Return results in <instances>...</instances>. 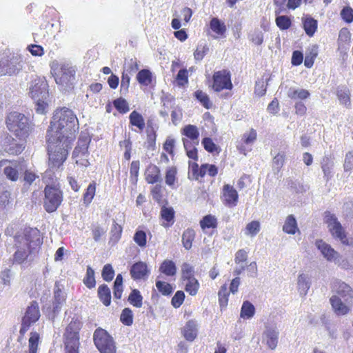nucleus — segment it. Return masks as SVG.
Returning a JSON list of instances; mask_svg holds the SVG:
<instances>
[{
  "label": "nucleus",
  "instance_id": "nucleus-45",
  "mask_svg": "<svg viewBox=\"0 0 353 353\" xmlns=\"http://www.w3.org/2000/svg\"><path fill=\"white\" fill-rule=\"evenodd\" d=\"M275 21L276 26L281 30H288L292 25L291 19L286 15L277 16Z\"/></svg>",
  "mask_w": 353,
  "mask_h": 353
},
{
  "label": "nucleus",
  "instance_id": "nucleus-14",
  "mask_svg": "<svg viewBox=\"0 0 353 353\" xmlns=\"http://www.w3.org/2000/svg\"><path fill=\"white\" fill-rule=\"evenodd\" d=\"M53 291V309L61 308L64 305L67 296L64 291V285L61 281H56Z\"/></svg>",
  "mask_w": 353,
  "mask_h": 353
},
{
  "label": "nucleus",
  "instance_id": "nucleus-19",
  "mask_svg": "<svg viewBox=\"0 0 353 353\" xmlns=\"http://www.w3.org/2000/svg\"><path fill=\"white\" fill-rule=\"evenodd\" d=\"M90 142V138L88 136H81L77 145L74 150L72 157H78L79 155L89 156L88 145Z\"/></svg>",
  "mask_w": 353,
  "mask_h": 353
},
{
  "label": "nucleus",
  "instance_id": "nucleus-38",
  "mask_svg": "<svg viewBox=\"0 0 353 353\" xmlns=\"http://www.w3.org/2000/svg\"><path fill=\"white\" fill-rule=\"evenodd\" d=\"M143 297L140 292L134 289L130 292L128 296V301L130 303L135 307H141L142 306Z\"/></svg>",
  "mask_w": 353,
  "mask_h": 353
},
{
  "label": "nucleus",
  "instance_id": "nucleus-13",
  "mask_svg": "<svg viewBox=\"0 0 353 353\" xmlns=\"http://www.w3.org/2000/svg\"><path fill=\"white\" fill-rule=\"evenodd\" d=\"M315 245L323 257L330 262H334L339 257V252L323 240H317Z\"/></svg>",
  "mask_w": 353,
  "mask_h": 353
},
{
  "label": "nucleus",
  "instance_id": "nucleus-5",
  "mask_svg": "<svg viewBox=\"0 0 353 353\" xmlns=\"http://www.w3.org/2000/svg\"><path fill=\"white\" fill-rule=\"evenodd\" d=\"M332 288L337 294L330 299L332 309H350L353 306V290L349 285L335 280Z\"/></svg>",
  "mask_w": 353,
  "mask_h": 353
},
{
  "label": "nucleus",
  "instance_id": "nucleus-53",
  "mask_svg": "<svg viewBox=\"0 0 353 353\" xmlns=\"http://www.w3.org/2000/svg\"><path fill=\"white\" fill-rule=\"evenodd\" d=\"M182 278L183 281L187 279H193L194 276V268L188 263H183L181 265Z\"/></svg>",
  "mask_w": 353,
  "mask_h": 353
},
{
  "label": "nucleus",
  "instance_id": "nucleus-32",
  "mask_svg": "<svg viewBox=\"0 0 353 353\" xmlns=\"http://www.w3.org/2000/svg\"><path fill=\"white\" fill-rule=\"evenodd\" d=\"M267 338V344L272 350L276 348L278 343L279 332L274 328H268L265 332Z\"/></svg>",
  "mask_w": 353,
  "mask_h": 353
},
{
  "label": "nucleus",
  "instance_id": "nucleus-48",
  "mask_svg": "<svg viewBox=\"0 0 353 353\" xmlns=\"http://www.w3.org/2000/svg\"><path fill=\"white\" fill-rule=\"evenodd\" d=\"M194 96L196 99L207 109L212 107V103L208 94L201 90H196L194 92Z\"/></svg>",
  "mask_w": 353,
  "mask_h": 353
},
{
  "label": "nucleus",
  "instance_id": "nucleus-30",
  "mask_svg": "<svg viewBox=\"0 0 353 353\" xmlns=\"http://www.w3.org/2000/svg\"><path fill=\"white\" fill-rule=\"evenodd\" d=\"M195 232L192 228H188L183 231L182 234V243L184 248L187 250L191 249L192 242L195 239Z\"/></svg>",
  "mask_w": 353,
  "mask_h": 353
},
{
  "label": "nucleus",
  "instance_id": "nucleus-43",
  "mask_svg": "<svg viewBox=\"0 0 353 353\" xmlns=\"http://www.w3.org/2000/svg\"><path fill=\"white\" fill-rule=\"evenodd\" d=\"M95 192H96V183H95V182L92 181V183H90L89 184V185L88 186V188L86 189L85 192L83 194L84 204L88 205L92 202V201L95 195Z\"/></svg>",
  "mask_w": 353,
  "mask_h": 353
},
{
  "label": "nucleus",
  "instance_id": "nucleus-18",
  "mask_svg": "<svg viewBox=\"0 0 353 353\" xmlns=\"http://www.w3.org/2000/svg\"><path fill=\"white\" fill-rule=\"evenodd\" d=\"M163 106L166 107L167 109H172L171 117L172 122L174 125H177L182 119V110L179 107L174 106L172 99L165 98L163 99Z\"/></svg>",
  "mask_w": 353,
  "mask_h": 353
},
{
  "label": "nucleus",
  "instance_id": "nucleus-9",
  "mask_svg": "<svg viewBox=\"0 0 353 353\" xmlns=\"http://www.w3.org/2000/svg\"><path fill=\"white\" fill-rule=\"evenodd\" d=\"M94 345L101 353H116L113 339L106 330L97 328L93 334Z\"/></svg>",
  "mask_w": 353,
  "mask_h": 353
},
{
  "label": "nucleus",
  "instance_id": "nucleus-40",
  "mask_svg": "<svg viewBox=\"0 0 353 353\" xmlns=\"http://www.w3.org/2000/svg\"><path fill=\"white\" fill-rule=\"evenodd\" d=\"M177 170L174 167L168 168L165 172V183L170 188H174L176 181Z\"/></svg>",
  "mask_w": 353,
  "mask_h": 353
},
{
  "label": "nucleus",
  "instance_id": "nucleus-51",
  "mask_svg": "<svg viewBox=\"0 0 353 353\" xmlns=\"http://www.w3.org/2000/svg\"><path fill=\"white\" fill-rule=\"evenodd\" d=\"M202 144L206 151L210 153H219L220 148L213 142L212 139L205 137L202 140Z\"/></svg>",
  "mask_w": 353,
  "mask_h": 353
},
{
  "label": "nucleus",
  "instance_id": "nucleus-59",
  "mask_svg": "<svg viewBox=\"0 0 353 353\" xmlns=\"http://www.w3.org/2000/svg\"><path fill=\"white\" fill-rule=\"evenodd\" d=\"M342 19L347 23L353 21V9L349 6L344 7L341 11Z\"/></svg>",
  "mask_w": 353,
  "mask_h": 353
},
{
  "label": "nucleus",
  "instance_id": "nucleus-62",
  "mask_svg": "<svg viewBox=\"0 0 353 353\" xmlns=\"http://www.w3.org/2000/svg\"><path fill=\"white\" fill-rule=\"evenodd\" d=\"M192 172L196 175V178L198 176L203 177L208 174L207 163L202 164L199 168L198 164L194 163L192 165Z\"/></svg>",
  "mask_w": 353,
  "mask_h": 353
},
{
  "label": "nucleus",
  "instance_id": "nucleus-41",
  "mask_svg": "<svg viewBox=\"0 0 353 353\" xmlns=\"http://www.w3.org/2000/svg\"><path fill=\"white\" fill-rule=\"evenodd\" d=\"M65 345H74V347L79 346V332L65 330Z\"/></svg>",
  "mask_w": 353,
  "mask_h": 353
},
{
  "label": "nucleus",
  "instance_id": "nucleus-6",
  "mask_svg": "<svg viewBox=\"0 0 353 353\" xmlns=\"http://www.w3.org/2000/svg\"><path fill=\"white\" fill-rule=\"evenodd\" d=\"M50 66L56 83L64 90L70 88L74 80V68L70 63L57 60L52 61Z\"/></svg>",
  "mask_w": 353,
  "mask_h": 353
},
{
  "label": "nucleus",
  "instance_id": "nucleus-27",
  "mask_svg": "<svg viewBox=\"0 0 353 353\" xmlns=\"http://www.w3.org/2000/svg\"><path fill=\"white\" fill-rule=\"evenodd\" d=\"M181 133L193 142L196 141V144H199V132L196 125L191 124L185 125L182 129Z\"/></svg>",
  "mask_w": 353,
  "mask_h": 353
},
{
  "label": "nucleus",
  "instance_id": "nucleus-60",
  "mask_svg": "<svg viewBox=\"0 0 353 353\" xmlns=\"http://www.w3.org/2000/svg\"><path fill=\"white\" fill-rule=\"evenodd\" d=\"M120 320L123 324L130 326L133 323V314L132 310H123Z\"/></svg>",
  "mask_w": 353,
  "mask_h": 353
},
{
  "label": "nucleus",
  "instance_id": "nucleus-47",
  "mask_svg": "<svg viewBox=\"0 0 353 353\" xmlns=\"http://www.w3.org/2000/svg\"><path fill=\"white\" fill-rule=\"evenodd\" d=\"M83 283L88 288H92L95 287L96 281L94 278V271L90 266H88L87 268L86 274L83 279Z\"/></svg>",
  "mask_w": 353,
  "mask_h": 353
},
{
  "label": "nucleus",
  "instance_id": "nucleus-61",
  "mask_svg": "<svg viewBox=\"0 0 353 353\" xmlns=\"http://www.w3.org/2000/svg\"><path fill=\"white\" fill-rule=\"evenodd\" d=\"M185 299V294L183 291H177L172 299V305L175 307H179Z\"/></svg>",
  "mask_w": 353,
  "mask_h": 353
},
{
  "label": "nucleus",
  "instance_id": "nucleus-23",
  "mask_svg": "<svg viewBox=\"0 0 353 353\" xmlns=\"http://www.w3.org/2000/svg\"><path fill=\"white\" fill-rule=\"evenodd\" d=\"M161 216L163 221H166V223H162L165 228H168L174 223V210L172 207H162Z\"/></svg>",
  "mask_w": 353,
  "mask_h": 353
},
{
  "label": "nucleus",
  "instance_id": "nucleus-8",
  "mask_svg": "<svg viewBox=\"0 0 353 353\" xmlns=\"http://www.w3.org/2000/svg\"><path fill=\"white\" fill-rule=\"evenodd\" d=\"M44 193L43 207L45 210L49 213L56 211L63 201L61 190L56 185H46Z\"/></svg>",
  "mask_w": 353,
  "mask_h": 353
},
{
  "label": "nucleus",
  "instance_id": "nucleus-39",
  "mask_svg": "<svg viewBox=\"0 0 353 353\" xmlns=\"http://www.w3.org/2000/svg\"><path fill=\"white\" fill-rule=\"evenodd\" d=\"M261 225L258 221H252L246 225L244 233L246 236H255L260 231Z\"/></svg>",
  "mask_w": 353,
  "mask_h": 353
},
{
  "label": "nucleus",
  "instance_id": "nucleus-64",
  "mask_svg": "<svg viewBox=\"0 0 353 353\" xmlns=\"http://www.w3.org/2000/svg\"><path fill=\"white\" fill-rule=\"evenodd\" d=\"M343 168L345 172L350 171L353 169V150L346 154Z\"/></svg>",
  "mask_w": 353,
  "mask_h": 353
},
{
  "label": "nucleus",
  "instance_id": "nucleus-49",
  "mask_svg": "<svg viewBox=\"0 0 353 353\" xmlns=\"http://www.w3.org/2000/svg\"><path fill=\"white\" fill-rule=\"evenodd\" d=\"M219 301L221 307H225L228 305L229 292L227 285L225 284L221 287L218 293Z\"/></svg>",
  "mask_w": 353,
  "mask_h": 353
},
{
  "label": "nucleus",
  "instance_id": "nucleus-1",
  "mask_svg": "<svg viewBox=\"0 0 353 353\" xmlns=\"http://www.w3.org/2000/svg\"><path fill=\"white\" fill-rule=\"evenodd\" d=\"M14 242L17 251L14 254V262L21 264L33 261L43 243V239L38 229L30 228L17 234Z\"/></svg>",
  "mask_w": 353,
  "mask_h": 353
},
{
  "label": "nucleus",
  "instance_id": "nucleus-36",
  "mask_svg": "<svg viewBox=\"0 0 353 353\" xmlns=\"http://www.w3.org/2000/svg\"><path fill=\"white\" fill-rule=\"evenodd\" d=\"M350 90L346 86H339L337 88V97L342 104L348 107L350 105Z\"/></svg>",
  "mask_w": 353,
  "mask_h": 353
},
{
  "label": "nucleus",
  "instance_id": "nucleus-34",
  "mask_svg": "<svg viewBox=\"0 0 353 353\" xmlns=\"http://www.w3.org/2000/svg\"><path fill=\"white\" fill-rule=\"evenodd\" d=\"M310 94L308 90L305 89H295L291 88L288 91V97L291 99L303 100L310 97Z\"/></svg>",
  "mask_w": 353,
  "mask_h": 353
},
{
  "label": "nucleus",
  "instance_id": "nucleus-50",
  "mask_svg": "<svg viewBox=\"0 0 353 353\" xmlns=\"http://www.w3.org/2000/svg\"><path fill=\"white\" fill-rule=\"evenodd\" d=\"M122 233V228L118 223H114L110 231V242L113 244L117 243L121 239Z\"/></svg>",
  "mask_w": 353,
  "mask_h": 353
},
{
  "label": "nucleus",
  "instance_id": "nucleus-28",
  "mask_svg": "<svg viewBox=\"0 0 353 353\" xmlns=\"http://www.w3.org/2000/svg\"><path fill=\"white\" fill-rule=\"evenodd\" d=\"M318 55V46L316 45H312L309 47L304 60V65L306 68H310L313 66L314 59Z\"/></svg>",
  "mask_w": 353,
  "mask_h": 353
},
{
  "label": "nucleus",
  "instance_id": "nucleus-57",
  "mask_svg": "<svg viewBox=\"0 0 353 353\" xmlns=\"http://www.w3.org/2000/svg\"><path fill=\"white\" fill-rule=\"evenodd\" d=\"M209 50V48L206 44H199L194 52V59L196 61H201Z\"/></svg>",
  "mask_w": 353,
  "mask_h": 353
},
{
  "label": "nucleus",
  "instance_id": "nucleus-17",
  "mask_svg": "<svg viewBox=\"0 0 353 353\" xmlns=\"http://www.w3.org/2000/svg\"><path fill=\"white\" fill-rule=\"evenodd\" d=\"M256 132L254 129H251L248 132L243 134L241 143H239L237 145V148L241 153L246 154L247 152L251 150V148H246L245 145H252L256 139Z\"/></svg>",
  "mask_w": 353,
  "mask_h": 353
},
{
  "label": "nucleus",
  "instance_id": "nucleus-15",
  "mask_svg": "<svg viewBox=\"0 0 353 353\" xmlns=\"http://www.w3.org/2000/svg\"><path fill=\"white\" fill-rule=\"evenodd\" d=\"M130 272L134 280L146 279L150 274V270L145 263L139 261L132 265Z\"/></svg>",
  "mask_w": 353,
  "mask_h": 353
},
{
  "label": "nucleus",
  "instance_id": "nucleus-42",
  "mask_svg": "<svg viewBox=\"0 0 353 353\" xmlns=\"http://www.w3.org/2000/svg\"><path fill=\"white\" fill-rule=\"evenodd\" d=\"M185 281V291L192 296L196 295L199 288V283L198 280L193 278Z\"/></svg>",
  "mask_w": 353,
  "mask_h": 353
},
{
  "label": "nucleus",
  "instance_id": "nucleus-33",
  "mask_svg": "<svg viewBox=\"0 0 353 353\" xmlns=\"http://www.w3.org/2000/svg\"><path fill=\"white\" fill-rule=\"evenodd\" d=\"M98 296L105 306H108L111 302V292L107 285L103 284L98 288Z\"/></svg>",
  "mask_w": 353,
  "mask_h": 353
},
{
  "label": "nucleus",
  "instance_id": "nucleus-31",
  "mask_svg": "<svg viewBox=\"0 0 353 353\" xmlns=\"http://www.w3.org/2000/svg\"><path fill=\"white\" fill-rule=\"evenodd\" d=\"M210 29L219 36H223L226 32V26L224 22L216 17H213L210 22Z\"/></svg>",
  "mask_w": 353,
  "mask_h": 353
},
{
  "label": "nucleus",
  "instance_id": "nucleus-25",
  "mask_svg": "<svg viewBox=\"0 0 353 353\" xmlns=\"http://www.w3.org/2000/svg\"><path fill=\"white\" fill-rule=\"evenodd\" d=\"M159 271L168 276H173L176 273V266L172 260H164L159 267Z\"/></svg>",
  "mask_w": 353,
  "mask_h": 353
},
{
  "label": "nucleus",
  "instance_id": "nucleus-37",
  "mask_svg": "<svg viewBox=\"0 0 353 353\" xmlns=\"http://www.w3.org/2000/svg\"><path fill=\"white\" fill-rule=\"evenodd\" d=\"M137 80L143 85H148L152 82V73L149 70L143 69L137 74Z\"/></svg>",
  "mask_w": 353,
  "mask_h": 353
},
{
  "label": "nucleus",
  "instance_id": "nucleus-22",
  "mask_svg": "<svg viewBox=\"0 0 353 353\" xmlns=\"http://www.w3.org/2000/svg\"><path fill=\"white\" fill-rule=\"evenodd\" d=\"M184 338L188 341H193L197 336V324L191 320L187 322L182 330Z\"/></svg>",
  "mask_w": 353,
  "mask_h": 353
},
{
  "label": "nucleus",
  "instance_id": "nucleus-55",
  "mask_svg": "<svg viewBox=\"0 0 353 353\" xmlns=\"http://www.w3.org/2000/svg\"><path fill=\"white\" fill-rule=\"evenodd\" d=\"M133 239L134 242L141 248H143L147 243L146 233L143 230H137Z\"/></svg>",
  "mask_w": 353,
  "mask_h": 353
},
{
  "label": "nucleus",
  "instance_id": "nucleus-58",
  "mask_svg": "<svg viewBox=\"0 0 353 353\" xmlns=\"http://www.w3.org/2000/svg\"><path fill=\"white\" fill-rule=\"evenodd\" d=\"M103 279L105 281H111L114 276V271L110 264H106L103 266L101 273Z\"/></svg>",
  "mask_w": 353,
  "mask_h": 353
},
{
  "label": "nucleus",
  "instance_id": "nucleus-26",
  "mask_svg": "<svg viewBox=\"0 0 353 353\" xmlns=\"http://www.w3.org/2000/svg\"><path fill=\"white\" fill-rule=\"evenodd\" d=\"M284 232L289 234H294L299 230L297 222L294 215H288L283 226Z\"/></svg>",
  "mask_w": 353,
  "mask_h": 353
},
{
  "label": "nucleus",
  "instance_id": "nucleus-52",
  "mask_svg": "<svg viewBox=\"0 0 353 353\" xmlns=\"http://www.w3.org/2000/svg\"><path fill=\"white\" fill-rule=\"evenodd\" d=\"M115 108L121 114H125L130 110L127 101L123 98H119L113 101Z\"/></svg>",
  "mask_w": 353,
  "mask_h": 353
},
{
  "label": "nucleus",
  "instance_id": "nucleus-7",
  "mask_svg": "<svg viewBox=\"0 0 353 353\" xmlns=\"http://www.w3.org/2000/svg\"><path fill=\"white\" fill-rule=\"evenodd\" d=\"M48 85L47 81L41 78H36L30 82L29 94L36 103V111L43 114L48 105Z\"/></svg>",
  "mask_w": 353,
  "mask_h": 353
},
{
  "label": "nucleus",
  "instance_id": "nucleus-3",
  "mask_svg": "<svg viewBox=\"0 0 353 353\" xmlns=\"http://www.w3.org/2000/svg\"><path fill=\"white\" fill-rule=\"evenodd\" d=\"M48 142L49 165L51 168H59L65 161L68 150L73 143L72 136L65 139L61 143L54 137H47Z\"/></svg>",
  "mask_w": 353,
  "mask_h": 353
},
{
  "label": "nucleus",
  "instance_id": "nucleus-10",
  "mask_svg": "<svg viewBox=\"0 0 353 353\" xmlns=\"http://www.w3.org/2000/svg\"><path fill=\"white\" fill-rule=\"evenodd\" d=\"M23 67V58L19 54H12L0 59V75H12L19 72Z\"/></svg>",
  "mask_w": 353,
  "mask_h": 353
},
{
  "label": "nucleus",
  "instance_id": "nucleus-56",
  "mask_svg": "<svg viewBox=\"0 0 353 353\" xmlns=\"http://www.w3.org/2000/svg\"><path fill=\"white\" fill-rule=\"evenodd\" d=\"M156 287L163 295H169L173 291L172 287L170 284L161 281H157L156 282Z\"/></svg>",
  "mask_w": 353,
  "mask_h": 353
},
{
  "label": "nucleus",
  "instance_id": "nucleus-11",
  "mask_svg": "<svg viewBox=\"0 0 353 353\" xmlns=\"http://www.w3.org/2000/svg\"><path fill=\"white\" fill-rule=\"evenodd\" d=\"M325 221L332 236L340 240L342 243L347 244L348 242L345 230L336 216L330 212H325Z\"/></svg>",
  "mask_w": 353,
  "mask_h": 353
},
{
  "label": "nucleus",
  "instance_id": "nucleus-12",
  "mask_svg": "<svg viewBox=\"0 0 353 353\" xmlns=\"http://www.w3.org/2000/svg\"><path fill=\"white\" fill-rule=\"evenodd\" d=\"M212 88L215 92H220L224 89L231 90L232 83L230 72L226 70L215 72L213 74Z\"/></svg>",
  "mask_w": 353,
  "mask_h": 353
},
{
  "label": "nucleus",
  "instance_id": "nucleus-4",
  "mask_svg": "<svg viewBox=\"0 0 353 353\" xmlns=\"http://www.w3.org/2000/svg\"><path fill=\"white\" fill-rule=\"evenodd\" d=\"M8 130L19 140L26 141L34 130V124L30 119L18 112H10L6 118Z\"/></svg>",
  "mask_w": 353,
  "mask_h": 353
},
{
  "label": "nucleus",
  "instance_id": "nucleus-29",
  "mask_svg": "<svg viewBox=\"0 0 353 353\" xmlns=\"http://www.w3.org/2000/svg\"><path fill=\"white\" fill-rule=\"evenodd\" d=\"M130 123L137 127L140 131L145 128V121L143 116L136 110H133L129 115Z\"/></svg>",
  "mask_w": 353,
  "mask_h": 353
},
{
  "label": "nucleus",
  "instance_id": "nucleus-16",
  "mask_svg": "<svg viewBox=\"0 0 353 353\" xmlns=\"http://www.w3.org/2000/svg\"><path fill=\"white\" fill-rule=\"evenodd\" d=\"M223 198L226 205L234 207L237 204L239 195L236 190L232 185L226 184L223 188Z\"/></svg>",
  "mask_w": 353,
  "mask_h": 353
},
{
  "label": "nucleus",
  "instance_id": "nucleus-35",
  "mask_svg": "<svg viewBox=\"0 0 353 353\" xmlns=\"http://www.w3.org/2000/svg\"><path fill=\"white\" fill-rule=\"evenodd\" d=\"M303 28L309 37H312L317 29V21L312 17H307L303 19Z\"/></svg>",
  "mask_w": 353,
  "mask_h": 353
},
{
  "label": "nucleus",
  "instance_id": "nucleus-63",
  "mask_svg": "<svg viewBox=\"0 0 353 353\" xmlns=\"http://www.w3.org/2000/svg\"><path fill=\"white\" fill-rule=\"evenodd\" d=\"M4 174L8 179L15 181L18 179V170L12 166H8L4 168Z\"/></svg>",
  "mask_w": 353,
  "mask_h": 353
},
{
  "label": "nucleus",
  "instance_id": "nucleus-54",
  "mask_svg": "<svg viewBox=\"0 0 353 353\" xmlns=\"http://www.w3.org/2000/svg\"><path fill=\"white\" fill-rule=\"evenodd\" d=\"M285 161V154L283 152L278 153L273 159L272 168L273 170L278 173Z\"/></svg>",
  "mask_w": 353,
  "mask_h": 353
},
{
  "label": "nucleus",
  "instance_id": "nucleus-2",
  "mask_svg": "<svg viewBox=\"0 0 353 353\" xmlns=\"http://www.w3.org/2000/svg\"><path fill=\"white\" fill-rule=\"evenodd\" d=\"M79 128L78 119L74 112L66 108L57 110L53 116L50 129L47 132V137H56L61 143L70 136L75 139V132Z\"/></svg>",
  "mask_w": 353,
  "mask_h": 353
},
{
  "label": "nucleus",
  "instance_id": "nucleus-24",
  "mask_svg": "<svg viewBox=\"0 0 353 353\" xmlns=\"http://www.w3.org/2000/svg\"><path fill=\"white\" fill-rule=\"evenodd\" d=\"M146 181L154 184L161 181V171L156 165H150L146 171Z\"/></svg>",
  "mask_w": 353,
  "mask_h": 353
},
{
  "label": "nucleus",
  "instance_id": "nucleus-20",
  "mask_svg": "<svg viewBox=\"0 0 353 353\" xmlns=\"http://www.w3.org/2000/svg\"><path fill=\"white\" fill-rule=\"evenodd\" d=\"M5 150L10 154H19L22 152L25 148L23 143H15L14 139L7 136L4 139Z\"/></svg>",
  "mask_w": 353,
  "mask_h": 353
},
{
  "label": "nucleus",
  "instance_id": "nucleus-44",
  "mask_svg": "<svg viewBox=\"0 0 353 353\" xmlns=\"http://www.w3.org/2000/svg\"><path fill=\"white\" fill-rule=\"evenodd\" d=\"M216 225V218L211 214L205 216L200 221V225L203 230L205 228H215Z\"/></svg>",
  "mask_w": 353,
  "mask_h": 353
},
{
  "label": "nucleus",
  "instance_id": "nucleus-21",
  "mask_svg": "<svg viewBox=\"0 0 353 353\" xmlns=\"http://www.w3.org/2000/svg\"><path fill=\"white\" fill-rule=\"evenodd\" d=\"M311 286L310 277L305 274H299L297 278V289L301 296H305Z\"/></svg>",
  "mask_w": 353,
  "mask_h": 353
},
{
  "label": "nucleus",
  "instance_id": "nucleus-46",
  "mask_svg": "<svg viewBox=\"0 0 353 353\" xmlns=\"http://www.w3.org/2000/svg\"><path fill=\"white\" fill-rule=\"evenodd\" d=\"M40 317L39 310H26L22 321L31 325L35 323Z\"/></svg>",
  "mask_w": 353,
  "mask_h": 353
}]
</instances>
